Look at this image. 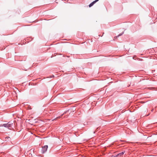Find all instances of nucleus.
<instances>
[{
  "instance_id": "obj_1",
  "label": "nucleus",
  "mask_w": 157,
  "mask_h": 157,
  "mask_svg": "<svg viewBox=\"0 0 157 157\" xmlns=\"http://www.w3.org/2000/svg\"><path fill=\"white\" fill-rule=\"evenodd\" d=\"M48 148V146L47 145H46L43 147L42 149V153H45L47 151V150Z\"/></svg>"
},
{
  "instance_id": "obj_2",
  "label": "nucleus",
  "mask_w": 157,
  "mask_h": 157,
  "mask_svg": "<svg viewBox=\"0 0 157 157\" xmlns=\"http://www.w3.org/2000/svg\"><path fill=\"white\" fill-rule=\"evenodd\" d=\"M99 0H95V1L91 3H90V5H89V7H91L96 2L98 1Z\"/></svg>"
},
{
  "instance_id": "obj_3",
  "label": "nucleus",
  "mask_w": 157,
  "mask_h": 157,
  "mask_svg": "<svg viewBox=\"0 0 157 157\" xmlns=\"http://www.w3.org/2000/svg\"><path fill=\"white\" fill-rule=\"evenodd\" d=\"M28 154H29L30 156H32V154L30 153L29 151H28L26 152H25V156L28 155Z\"/></svg>"
},
{
  "instance_id": "obj_4",
  "label": "nucleus",
  "mask_w": 157,
  "mask_h": 157,
  "mask_svg": "<svg viewBox=\"0 0 157 157\" xmlns=\"http://www.w3.org/2000/svg\"><path fill=\"white\" fill-rule=\"evenodd\" d=\"M8 125H7V128H11L12 126V125L13 124V123L12 124H9V122H8L7 123Z\"/></svg>"
},
{
  "instance_id": "obj_5",
  "label": "nucleus",
  "mask_w": 157,
  "mask_h": 157,
  "mask_svg": "<svg viewBox=\"0 0 157 157\" xmlns=\"http://www.w3.org/2000/svg\"><path fill=\"white\" fill-rule=\"evenodd\" d=\"M7 125H8V124L7 123V124H2V125H1V126L7 128V127H8Z\"/></svg>"
},
{
  "instance_id": "obj_6",
  "label": "nucleus",
  "mask_w": 157,
  "mask_h": 157,
  "mask_svg": "<svg viewBox=\"0 0 157 157\" xmlns=\"http://www.w3.org/2000/svg\"><path fill=\"white\" fill-rule=\"evenodd\" d=\"M124 152H122L121 153H120L119 154H118L117 155V156H118L119 155L121 156V155H122L124 154Z\"/></svg>"
},
{
  "instance_id": "obj_7",
  "label": "nucleus",
  "mask_w": 157,
  "mask_h": 157,
  "mask_svg": "<svg viewBox=\"0 0 157 157\" xmlns=\"http://www.w3.org/2000/svg\"><path fill=\"white\" fill-rule=\"evenodd\" d=\"M59 117H57L56 118H55V119H52V121H54V120H56V119L57 118H59Z\"/></svg>"
},
{
  "instance_id": "obj_8",
  "label": "nucleus",
  "mask_w": 157,
  "mask_h": 157,
  "mask_svg": "<svg viewBox=\"0 0 157 157\" xmlns=\"http://www.w3.org/2000/svg\"><path fill=\"white\" fill-rule=\"evenodd\" d=\"M123 33H124L123 32V33H121V34H120L119 35H118V36H120L122 35L123 34Z\"/></svg>"
},
{
  "instance_id": "obj_9",
  "label": "nucleus",
  "mask_w": 157,
  "mask_h": 157,
  "mask_svg": "<svg viewBox=\"0 0 157 157\" xmlns=\"http://www.w3.org/2000/svg\"><path fill=\"white\" fill-rule=\"evenodd\" d=\"M54 77V75H52L50 77V78H53V77Z\"/></svg>"
},
{
  "instance_id": "obj_10",
  "label": "nucleus",
  "mask_w": 157,
  "mask_h": 157,
  "mask_svg": "<svg viewBox=\"0 0 157 157\" xmlns=\"http://www.w3.org/2000/svg\"><path fill=\"white\" fill-rule=\"evenodd\" d=\"M6 139H10V137H6Z\"/></svg>"
},
{
  "instance_id": "obj_11",
  "label": "nucleus",
  "mask_w": 157,
  "mask_h": 157,
  "mask_svg": "<svg viewBox=\"0 0 157 157\" xmlns=\"http://www.w3.org/2000/svg\"><path fill=\"white\" fill-rule=\"evenodd\" d=\"M149 114H148V115H145V116H147L149 115Z\"/></svg>"
}]
</instances>
